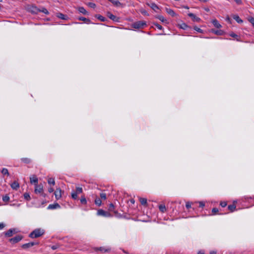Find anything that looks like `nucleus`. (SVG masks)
Instances as JSON below:
<instances>
[{"label": "nucleus", "mask_w": 254, "mask_h": 254, "mask_svg": "<svg viewBox=\"0 0 254 254\" xmlns=\"http://www.w3.org/2000/svg\"><path fill=\"white\" fill-rule=\"evenodd\" d=\"M113 4L116 5H118L120 2L119 1L113 0V2H111Z\"/></svg>", "instance_id": "nucleus-48"}, {"label": "nucleus", "mask_w": 254, "mask_h": 254, "mask_svg": "<svg viewBox=\"0 0 254 254\" xmlns=\"http://www.w3.org/2000/svg\"><path fill=\"white\" fill-rule=\"evenodd\" d=\"M194 30H196V31L198 32H200V33H201L202 32V30L197 27H194Z\"/></svg>", "instance_id": "nucleus-51"}, {"label": "nucleus", "mask_w": 254, "mask_h": 254, "mask_svg": "<svg viewBox=\"0 0 254 254\" xmlns=\"http://www.w3.org/2000/svg\"><path fill=\"white\" fill-rule=\"evenodd\" d=\"M139 201L140 203L143 205H146L147 202V199L145 198H139Z\"/></svg>", "instance_id": "nucleus-25"}, {"label": "nucleus", "mask_w": 254, "mask_h": 254, "mask_svg": "<svg viewBox=\"0 0 254 254\" xmlns=\"http://www.w3.org/2000/svg\"><path fill=\"white\" fill-rule=\"evenodd\" d=\"M226 20L228 21H230V18L228 17L227 18H226Z\"/></svg>", "instance_id": "nucleus-59"}, {"label": "nucleus", "mask_w": 254, "mask_h": 254, "mask_svg": "<svg viewBox=\"0 0 254 254\" xmlns=\"http://www.w3.org/2000/svg\"><path fill=\"white\" fill-rule=\"evenodd\" d=\"M186 206L188 209H189L191 207V203L190 202H187L186 204Z\"/></svg>", "instance_id": "nucleus-50"}, {"label": "nucleus", "mask_w": 254, "mask_h": 254, "mask_svg": "<svg viewBox=\"0 0 254 254\" xmlns=\"http://www.w3.org/2000/svg\"><path fill=\"white\" fill-rule=\"evenodd\" d=\"M48 191L49 192H52L54 191V189L52 188L49 189Z\"/></svg>", "instance_id": "nucleus-55"}, {"label": "nucleus", "mask_w": 254, "mask_h": 254, "mask_svg": "<svg viewBox=\"0 0 254 254\" xmlns=\"http://www.w3.org/2000/svg\"><path fill=\"white\" fill-rule=\"evenodd\" d=\"M34 191L36 193H42L43 191V186L41 185H38V184L35 185V188Z\"/></svg>", "instance_id": "nucleus-5"}, {"label": "nucleus", "mask_w": 254, "mask_h": 254, "mask_svg": "<svg viewBox=\"0 0 254 254\" xmlns=\"http://www.w3.org/2000/svg\"><path fill=\"white\" fill-rule=\"evenodd\" d=\"M39 12H42L46 14H49L48 10L45 7H42L41 9H39Z\"/></svg>", "instance_id": "nucleus-30"}, {"label": "nucleus", "mask_w": 254, "mask_h": 254, "mask_svg": "<svg viewBox=\"0 0 254 254\" xmlns=\"http://www.w3.org/2000/svg\"><path fill=\"white\" fill-rule=\"evenodd\" d=\"M5 227V224L3 223H0V230H2Z\"/></svg>", "instance_id": "nucleus-52"}, {"label": "nucleus", "mask_w": 254, "mask_h": 254, "mask_svg": "<svg viewBox=\"0 0 254 254\" xmlns=\"http://www.w3.org/2000/svg\"><path fill=\"white\" fill-rule=\"evenodd\" d=\"M230 36L232 37H237V35H236V34H234V33H232L230 34Z\"/></svg>", "instance_id": "nucleus-54"}, {"label": "nucleus", "mask_w": 254, "mask_h": 254, "mask_svg": "<svg viewBox=\"0 0 254 254\" xmlns=\"http://www.w3.org/2000/svg\"><path fill=\"white\" fill-rule=\"evenodd\" d=\"M197 254H204V252L202 251H199Z\"/></svg>", "instance_id": "nucleus-58"}, {"label": "nucleus", "mask_w": 254, "mask_h": 254, "mask_svg": "<svg viewBox=\"0 0 254 254\" xmlns=\"http://www.w3.org/2000/svg\"><path fill=\"white\" fill-rule=\"evenodd\" d=\"M131 202L133 203L134 202V201L133 200H131Z\"/></svg>", "instance_id": "nucleus-62"}, {"label": "nucleus", "mask_w": 254, "mask_h": 254, "mask_svg": "<svg viewBox=\"0 0 254 254\" xmlns=\"http://www.w3.org/2000/svg\"><path fill=\"white\" fill-rule=\"evenodd\" d=\"M77 194H78L75 191H73L71 193V197H72V198L73 199H76L77 198V197H78Z\"/></svg>", "instance_id": "nucleus-33"}, {"label": "nucleus", "mask_w": 254, "mask_h": 254, "mask_svg": "<svg viewBox=\"0 0 254 254\" xmlns=\"http://www.w3.org/2000/svg\"><path fill=\"white\" fill-rule=\"evenodd\" d=\"M44 233L43 229H36L29 234V236L31 238H36L42 236Z\"/></svg>", "instance_id": "nucleus-1"}, {"label": "nucleus", "mask_w": 254, "mask_h": 254, "mask_svg": "<svg viewBox=\"0 0 254 254\" xmlns=\"http://www.w3.org/2000/svg\"><path fill=\"white\" fill-rule=\"evenodd\" d=\"M88 5L92 8H94L96 6V4L94 3L93 2H89L88 4Z\"/></svg>", "instance_id": "nucleus-45"}, {"label": "nucleus", "mask_w": 254, "mask_h": 254, "mask_svg": "<svg viewBox=\"0 0 254 254\" xmlns=\"http://www.w3.org/2000/svg\"><path fill=\"white\" fill-rule=\"evenodd\" d=\"M157 18L163 22H165L167 21L166 19L162 15L158 16Z\"/></svg>", "instance_id": "nucleus-38"}, {"label": "nucleus", "mask_w": 254, "mask_h": 254, "mask_svg": "<svg viewBox=\"0 0 254 254\" xmlns=\"http://www.w3.org/2000/svg\"><path fill=\"white\" fill-rule=\"evenodd\" d=\"M51 249L53 250H55L60 247V245L59 244H56L55 245H53L51 247Z\"/></svg>", "instance_id": "nucleus-43"}, {"label": "nucleus", "mask_w": 254, "mask_h": 254, "mask_svg": "<svg viewBox=\"0 0 254 254\" xmlns=\"http://www.w3.org/2000/svg\"><path fill=\"white\" fill-rule=\"evenodd\" d=\"M200 1L203 2H206L208 0H199Z\"/></svg>", "instance_id": "nucleus-57"}, {"label": "nucleus", "mask_w": 254, "mask_h": 254, "mask_svg": "<svg viewBox=\"0 0 254 254\" xmlns=\"http://www.w3.org/2000/svg\"><path fill=\"white\" fill-rule=\"evenodd\" d=\"M107 15L108 17L111 19V20L114 21H118V18L115 15H113L112 13H111L110 12H108L107 13Z\"/></svg>", "instance_id": "nucleus-14"}, {"label": "nucleus", "mask_w": 254, "mask_h": 254, "mask_svg": "<svg viewBox=\"0 0 254 254\" xmlns=\"http://www.w3.org/2000/svg\"><path fill=\"white\" fill-rule=\"evenodd\" d=\"M154 24L155 26L158 29L162 30L163 29V27L161 25H160L158 23H154Z\"/></svg>", "instance_id": "nucleus-42"}, {"label": "nucleus", "mask_w": 254, "mask_h": 254, "mask_svg": "<svg viewBox=\"0 0 254 254\" xmlns=\"http://www.w3.org/2000/svg\"><path fill=\"white\" fill-rule=\"evenodd\" d=\"M11 187L12 189L17 190L18 188L19 187V185L18 182L16 181H14L13 183L11 184Z\"/></svg>", "instance_id": "nucleus-15"}, {"label": "nucleus", "mask_w": 254, "mask_h": 254, "mask_svg": "<svg viewBox=\"0 0 254 254\" xmlns=\"http://www.w3.org/2000/svg\"><path fill=\"white\" fill-rule=\"evenodd\" d=\"M57 16L61 19L66 20L68 17L62 13H58L57 14Z\"/></svg>", "instance_id": "nucleus-18"}, {"label": "nucleus", "mask_w": 254, "mask_h": 254, "mask_svg": "<svg viewBox=\"0 0 254 254\" xmlns=\"http://www.w3.org/2000/svg\"><path fill=\"white\" fill-rule=\"evenodd\" d=\"M78 10L80 13H82L84 14H86L87 13L86 10L83 7H79L78 8Z\"/></svg>", "instance_id": "nucleus-27"}, {"label": "nucleus", "mask_w": 254, "mask_h": 254, "mask_svg": "<svg viewBox=\"0 0 254 254\" xmlns=\"http://www.w3.org/2000/svg\"><path fill=\"white\" fill-rule=\"evenodd\" d=\"M236 207L235 204L229 205L228 207V209L231 212H233L234 211H235L236 210Z\"/></svg>", "instance_id": "nucleus-26"}, {"label": "nucleus", "mask_w": 254, "mask_h": 254, "mask_svg": "<svg viewBox=\"0 0 254 254\" xmlns=\"http://www.w3.org/2000/svg\"><path fill=\"white\" fill-rule=\"evenodd\" d=\"M79 20L85 21V22L88 23L90 22V20L89 19H87L84 17H80L79 18Z\"/></svg>", "instance_id": "nucleus-32"}, {"label": "nucleus", "mask_w": 254, "mask_h": 254, "mask_svg": "<svg viewBox=\"0 0 254 254\" xmlns=\"http://www.w3.org/2000/svg\"><path fill=\"white\" fill-rule=\"evenodd\" d=\"M80 202L81 203L85 204H86L87 201L85 197H82L80 199Z\"/></svg>", "instance_id": "nucleus-41"}, {"label": "nucleus", "mask_w": 254, "mask_h": 254, "mask_svg": "<svg viewBox=\"0 0 254 254\" xmlns=\"http://www.w3.org/2000/svg\"><path fill=\"white\" fill-rule=\"evenodd\" d=\"M233 18L239 23L243 22V20L237 15H234L233 16Z\"/></svg>", "instance_id": "nucleus-23"}, {"label": "nucleus", "mask_w": 254, "mask_h": 254, "mask_svg": "<svg viewBox=\"0 0 254 254\" xmlns=\"http://www.w3.org/2000/svg\"><path fill=\"white\" fill-rule=\"evenodd\" d=\"M97 250H99V251H101L102 253H108L109 252L110 250L109 249H106L104 247H100V248H97Z\"/></svg>", "instance_id": "nucleus-20"}, {"label": "nucleus", "mask_w": 254, "mask_h": 254, "mask_svg": "<svg viewBox=\"0 0 254 254\" xmlns=\"http://www.w3.org/2000/svg\"><path fill=\"white\" fill-rule=\"evenodd\" d=\"M218 212V209L217 208H213L212 210V212L213 214H216Z\"/></svg>", "instance_id": "nucleus-44"}, {"label": "nucleus", "mask_w": 254, "mask_h": 254, "mask_svg": "<svg viewBox=\"0 0 254 254\" xmlns=\"http://www.w3.org/2000/svg\"><path fill=\"white\" fill-rule=\"evenodd\" d=\"M95 17L99 19L101 21H105L106 20V18L102 15H97Z\"/></svg>", "instance_id": "nucleus-31"}, {"label": "nucleus", "mask_w": 254, "mask_h": 254, "mask_svg": "<svg viewBox=\"0 0 254 254\" xmlns=\"http://www.w3.org/2000/svg\"><path fill=\"white\" fill-rule=\"evenodd\" d=\"M146 25L144 21H138L132 24L131 27L135 29H141Z\"/></svg>", "instance_id": "nucleus-2"}, {"label": "nucleus", "mask_w": 254, "mask_h": 254, "mask_svg": "<svg viewBox=\"0 0 254 254\" xmlns=\"http://www.w3.org/2000/svg\"><path fill=\"white\" fill-rule=\"evenodd\" d=\"M22 239V236L17 235L14 238L9 239V242L12 244H15L21 241Z\"/></svg>", "instance_id": "nucleus-4"}, {"label": "nucleus", "mask_w": 254, "mask_h": 254, "mask_svg": "<svg viewBox=\"0 0 254 254\" xmlns=\"http://www.w3.org/2000/svg\"><path fill=\"white\" fill-rule=\"evenodd\" d=\"M30 11L33 13L37 14L39 12V8H38L36 6L32 5L30 8Z\"/></svg>", "instance_id": "nucleus-12"}, {"label": "nucleus", "mask_w": 254, "mask_h": 254, "mask_svg": "<svg viewBox=\"0 0 254 254\" xmlns=\"http://www.w3.org/2000/svg\"><path fill=\"white\" fill-rule=\"evenodd\" d=\"M184 8L186 9H189V7L188 6H184Z\"/></svg>", "instance_id": "nucleus-60"}, {"label": "nucleus", "mask_w": 254, "mask_h": 254, "mask_svg": "<svg viewBox=\"0 0 254 254\" xmlns=\"http://www.w3.org/2000/svg\"><path fill=\"white\" fill-rule=\"evenodd\" d=\"M38 243L31 242V243H26V244L22 245L21 247L24 249H27L30 247H31L35 245H38Z\"/></svg>", "instance_id": "nucleus-8"}, {"label": "nucleus", "mask_w": 254, "mask_h": 254, "mask_svg": "<svg viewBox=\"0 0 254 254\" xmlns=\"http://www.w3.org/2000/svg\"><path fill=\"white\" fill-rule=\"evenodd\" d=\"M188 16L192 19V20L194 22H199L200 21V18L197 17L194 14L192 13H189L188 14Z\"/></svg>", "instance_id": "nucleus-9"}, {"label": "nucleus", "mask_w": 254, "mask_h": 254, "mask_svg": "<svg viewBox=\"0 0 254 254\" xmlns=\"http://www.w3.org/2000/svg\"><path fill=\"white\" fill-rule=\"evenodd\" d=\"M210 254H216V253L215 251H212L210 253Z\"/></svg>", "instance_id": "nucleus-56"}, {"label": "nucleus", "mask_w": 254, "mask_h": 254, "mask_svg": "<svg viewBox=\"0 0 254 254\" xmlns=\"http://www.w3.org/2000/svg\"><path fill=\"white\" fill-rule=\"evenodd\" d=\"M21 160L25 164H29L31 162V160L28 158H22Z\"/></svg>", "instance_id": "nucleus-19"}, {"label": "nucleus", "mask_w": 254, "mask_h": 254, "mask_svg": "<svg viewBox=\"0 0 254 254\" xmlns=\"http://www.w3.org/2000/svg\"><path fill=\"white\" fill-rule=\"evenodd\" d=\"M199 207H203L204 206V202H202V201H200L199 202Z\"/></svg>", "instance_id": "nucleus-53"}, {"label": "nucleus", "mask_w": 254, "mask_h": 254, "mask_svg": "<svg viewBox=\"0 0 254 254\" xmlns=\"http://www.w3.org/2000/svg\"><path fill=\"white\" fill-rule=\"evenodd\" d=\"M220 204L222 207H225L227 205V202L225 201L221 202Z\"/></svg>", "instance_id": "nucleus-46"}, {"label": "nucleus", "mask_w": 254, "mask_h": 254, "mask_svg": "<svg viewBox=\"0 0 254 254\" xmlns=\"http://www.w3.org/2000/svg\"><path fill=\"white\" fill-rule=\"evenodd\" d=\"M16 229H10L5 232V235L6 237H10L12 236L13 234L16 233Z\"/></svg>", "instance_id": "nucleus-7"}, {"label": "nucleus", "mask_w": 254, "mask_h": 254, "mask_svg": "<svg viewBox=\"0 0 254 254\" xmlns=\"http://www.w3.org/2000/svg\"><path fill=\"white\" fill-rule=\"evenodd\" d=\"M108 210L111 212H114L115 213L117 212L115 211V206L113 203H110L108 207Z\"/></svg>", "instance_id": "nucleus-21"}, {"label": "nucleus", "mask_w": 254, "mask_h": 254, "mask_svg": "<svg viewBox=\"0 0 254 254\" xmlns=\"http://www.w3.org/2000/svg\"><path fill=\"white\" fill-rule=\"evenodd\" d=\"M95 203L98 206H100L102 204V201L101 199L97 196L95 199Z\"/></svg>", "instance_id": "nucleus-24"}, {"label": "nucleus", "mask_w": 254, "mask_h": 254, "mask_svg": "<svg viewBox=\"0 0 254 254\" xmlns=\"http://www.w3.org/2000/svg\"><path fill=\"white\" fill-rule=\"evenodd\" d=\"M43 195L44 196H45V194H43Z\"/></svg>", "instance_id": "nucleus-64"}, {"label": "nucleus", "mask_w": 254, "mask_h": 254, "mask_svg": "<svg viewBox=\"0 0 254 254\" xmlns=\"http://www.w3.org/2000/svg\"><path fill=\"white\" fill-rule=\"evenodd\" d=\"M213 25L217 28H220L221 27V24L218 22V20L214 19L212 21Z\"/></svg>", "instance_id": "nucleus-17"}, {"label": "nucleus", "mask_w": 254, "mask_h": 254, "mask_svg": "<svg viewBox=\"0 0 254 254\" xmlns=\"http://www.w3.org/2000/svg\"><path fill=\"white\" fill-rule=\"evenodd\" d=\"M147 5L155 11H157V10L159 9L158 6L154 2H150L149 3H147Z\"/></svg>", "instance_id": "nucleus-13"}, {"label": "nucleus", "mask_w": 254, "mask_h": 254, "mask_svg": "<svg viewBox=\"0 0 254 254\" xmlns=\"http://www.w3.org/2000/svg\"><path fill=\"white\" fill-rule=\"evenodd\" d=\"M100 196L101 198L103 200H106L107 199L106 194L104 192L100 193Z\"/></svg>", "instance_id": "nucleus-34"}, {"label": "nucleus", "mask_w": 254, "mask_h": 254, "mask_svg": "<svg viewBox=\"0 0 254 254\" xmlns=\"http://www.w3.org/2000/svg\"><path fill=\"white\" fill-rule=\"evenodd\" d=\"M30 181L31 184H34L35 185L38 184V180L35 175H32L30 177Z\"/></svg>", "instance_id": "nucleus-10"}, {"label": "nucleus", "mask_w": 254, "mask_h": 254, "mask_svg": "<svg viewBox=\"0 0 254 254\" xmlns=\"http://www.w3.org/2000/svg\"><path fill=\"white\" fill-rule=\"evenodd\" d=\"M213 32L217 35H221L223 34V31L221 30H213Z\"/></svg>", "instance_id": "nucleus-28"}, {"label": "nucleus", "mask_w": 254, "mask_h": 254, "mask_svg": "<svg viewBox=\"0 0 254 254\" xmlns=\"http://www.w3.org/2000/svg\"><path fill=\"white\" fill-rule=\"evenodd\" d=\"M60 205L58 203H55L54 204H50L47 208L48 209H54L57 208H60Z\"/></svg>", "instance_id": "nucleus-11"}, {"label": "nucleus", "mask_w": 254, "mask_h": 254, "mask_svg": "<svg viewBox=\"0 0 254 254\" xmlns=\"http://www.w3.org/2000/svg\"><path fill=\"white\" fill-rule=\"evenodd\" d=\"M82 188L81 187H76L75 192L77 194H79L82 192Z\"/></svg>", "instance_id": "nucleus-37"}, {"label": "nucleus", "mask_w": 254, "mask_h": 254, "mask_svg": "<svg viewBox=\"0 0 254 254\" xmlns=\"http://www.w3.org/2000/svg\"><path fill=\"white\" fill-rule=\"evenodd\" d=\"M48 182L49 184L52 185L53 186L55 184V180L52 178H49L48 180Z\"/></svg>", "instance_id": "nucleus-29"}, {"label": "nucleus", "mask_w": 254, "mask_h": 254, "mask_svg": "<svg viewBox=\"0 0 254 254\" xmlns=\"http://www.w3.org/2000/svg\"><path fill=\"white\" fill-rule=\"evenodd\" d=\"M250 22L254 26V18L251 17L249 19Z\"/></svg>", "instance_id": "nucleus-49"}, {"label": "nucleus", "mask_w": 254, "mask_h": 254, "mask_svg": "<svg viewBox=\"0 0 254 254\" xmlns=\"http://www.w3.org/2000/svg\"><path fill=\"white\" fill-rule=\"evenodd\" d=\"M24 197L25 199L27 200H29L30 199V196L28 193H25L24 194Z\"/></svg>", "instance_id": "nucleus-39"}, {"label": "nucleus", "mask_w": 254, "mask_h": 254, "mask_svg": "<svg viewBox=\"0 0 254 254\" xmlns=\"http://www.w3.org/2000/svg\"><path fill=\"white\" fill-rule=\"evenodd\" d=\"M97 215L99 216H102L105 217H110L113 215L108 211H104L103 209H99L97 211Z\"/></svg>", "instance_id": "nucleus-3"}, {"label": "nucleus", "mask_w": 254, "mask_h": 254, "mask_svg": "<svg viewBox=\"0 0 254 254\" xmlns=\"http://www.w3.org/2000/svg\"><path fill=\"white\" fill-rule=\"evenodd\" d=\"M1 173L3 174V175H7V176L9 175V173H8V171L7 169L6 168H3L1 170Z\"/></svg>", "instance_id": "nucleus-35"}, {"label": "nucleus", "mask_w": 254, "mask_h": 254, "mask_svg": "<svg viewBox=\"0 0 254 254\" xmlns=\"http://www.w3.org/2000/svg\"><path fill=\"white\" fill-rule=\"evenodd\" d=\"M180 27L182 29H186L188 28V25L186 24L183 23H182V24L180 25Z\"/></svg>", "instance_id": "nucleus-40"}, {"label": "nucleus", "mask_w": 254, "mask_h": 254, "mask_svg": "<svg viewBox=\"0 0 254 254\" xmlns=\"http://www.w3.org/2000/svg\"><path fill=\"white\" fill-rule=\"evenodd\" d=\"M205 10L207 11H209V9L208 8H205Z\"/></svg>", "instance_id": "nucleus-61"}, {"label": "nucleus", "mask_w": 254, "mask_h": 254, "mask_svg": "<svg viewBox=\"0 0 254 254\" xmlns=\"http://www.w3.org/2000/svg\"><path fill=\"white\" fill-rule=\"evenodd\" d=\"M166 11L172 17H175L176 16L175 12L172 9L166 8Z\"/></svg>", "instance_id": "nucleus-16"}, {"label": "nucleus", "mask_w": 254, "mask_h": 254, "mask_svg": "<svg viewBox=\"0 0 254 254\" xmlns=\"http://www.w3.org/2000/svg\"><path fill=\"white\" fill-rule=\"evenodd\" d=\"M237 4L241 5L242 4V1L241 0H234Z\"/></svg>", "instance_id": "nucleus-47"}, {"label": "nucleus", "mask_w": 254, "mask_h": 254, "mask_svg": "<svg viewBox=\"0 0 254 254\" xmlns=\"http://www.w3.org/2000/svg\"><path fill=\"white\" fill-rule=\"evenodd\" d=\"M2 200L4 202H8L9 200V197L8 195H5L2 197Z\"/></svg>", "instance_id": "nucleus-36"}, {"label": "nucleus", "mask_w": 254, "mask_h": 254, "mask_svg": "<svg viewBox=\"0 0 254 254\" xmlns=\"http://www.w3.org/2000/svg\"><path fill=\"white\" fill-rule=\"evenodd\" d=\"M159 209L160 211L163 213H164L166 211V206L164 204H160L159 206Z\"/></svg>", "instance_id": "nucleus-22"}, {"label": "nucleus", "mask_w": 254, "mask_h": 254, "mask_svg": "<svg viewBox=\"0 0 254 254\" xmlns=\"http://www.w3.org/2000/svg\"><path fill=\"white\" fill-rule=\"evenodd\" d=\"M56 198L59 199L62 196V190L60 188H57L54 192Z\"/></svg>", "instance_id": "nucleus-6"}, {"label": "nucleus", "mask_w": 254, "mask_h": 254, "mask_svg": "<svg viewBox=\"0 0 254 254\" xmlns=\"http://www.w3.org/2000/svg\"><path fill=\"white\" fill-rule=\"evenodd\" d=\"M110 2H113V0H108Z\"/></svg>", "instance_id": "nucleus-63"}]
</instances>
